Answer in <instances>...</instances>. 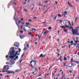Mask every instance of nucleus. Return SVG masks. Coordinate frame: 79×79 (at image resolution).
I'll return each instance as SVG.
<instances>
[{
  "label": "nucleus",
  "mask_w": 79,
  "mask_h": 79,
  "mask_svg": "<svg viewBox=\"0 0 79 79\" xmlns=\"http://www.w3.org/2000/svg\"><path fill=\"white\" fill-rule=\"evenodd\" d=\"M9 65H5L3 69L4 70H6V71H8L9 69Z\"/></svg>",
  "instance_id": "obj_1"
},
{
  "label": "nucleus",
  "mask_w": 79,
  "mask_h": 79,
  "mask_svg": "<svg viewBox=\"0 0 79 79\" xmlns=\"http://www.w3.org/2000/svg\"><path fill=\"white\" fill-rule=\"evenodd\" d=\"M72 30V33L73 35L74 34H76L77 32H78V30L75 29L74 30H73V29H71Z\"/></svg>",
  "instance_id": "obj_2"
},
{
  "label": "nucleus",
  "mask_w": 79,
  "mask_h": 79,
  "mask_svg": "<svg viewBox=\"0 0 79 79\" xmlns=\"http://www.w3.org/2000/svg\"><path fill=\"white\" fill-rule=\"evenodd\" d=\"M6 72H7L8 74H15V72H14L11 70L6 71Z\"/></svg>",
  "instance_id": "obj_3"
},
{
  "label": "nucleus",
  "mask_w": 79,
  "mask_h": 79,
  "mask_svg": "<svg viewBox=\"0 0 79 79\" xmlns=\"http://www.w3.org/2000/svg\"><path fill=\"white\" fill-rule=\"evenodd\" d=\"M36 62L37 60H32L30 62V63L31 64L32 63L33 64H34V65H35Z\"/></svg>",
  "instance_id": "obj_4"
},
{
  "label": "nucleus",
  "mask_w": 79,
  "mask_h": 79,
  "mask_svg": "<svg viewBox=\"0 0 79 79\" xmlns=\"http://www.w3.org/2000/svg\"><path fill=\"white\" fill-rule=\"evenodd\" d=\"M65 28H69V29H73V27H72L70 26V27H69V26L66 25H65Z\"/></svg>",
  "instance_id": "obj_5"
},
{
  "label": "nucleus",
  "mask_w": 79,
  "mask_h": 79,
  "mask_svg": "<svg viewBox=\"0 0 79 79\" xmlns=\"http://www.w3.org/2000/svg\"><path fill=\"white\" fill-rule=\"evenodd\" d=\"M11 49H12V51L11 52V55H14V53H15V49L13 48H11Z\"/></svg>",
  "instance_id": "obj_6"
},
{
  "label": "nucleus",
  "mask_w": 79,
  "mask_h": 79,
  "mask_svg": "<svg viewBox=\"0 0 79 79\" xmlns=\"http://www.w3.org/2000/svg\"><path fill=\"white\" fill-rule=\"evenodd\" d=\"M46 56V55L45 54H44V55H43V54H40V55L39 56L40 58H45Z\"/></svg>",
  "instance_id": "obj_7"
},
{
  "label": "nucleus",
  "mask_w": 79,
  "mask_h": 79,
  "mask_svg": "<svg viewBox=\"0 0 79 79\" xmlns=\"http://www.w3.org/2000/svg\"><path fill=\"white\" fill-rule=\"evenodd\" d=\"M18 51H17L15 53V56H16V55H20V53L19 52V53H18Z\"/></svg>",
  "instance_id": "obj_8"
},
{
  "label": "nucleus",
  "mask_w": 79,
  "mask_h": 79,
  "mask_svg": "<svg viewBox=\"0 0 79 79\" xmlns=\"http://www.w3.org/2000/svg\"><path fill=\"white\" fill-rule=\"evenodd\" d=\"M16 56H15V55H14V56H10V58H15Z\"/></svg>",
  "instance_id": "obj_9"
},
{
  "label": "nucleus",
  "mask_w": 79,
  "mask_h": 79,
  "mask_svg": "<svg viewBox=\"0 0 79 79\" xmlns=\"http://www.w3.org/2000/svg\"><path fill=\"white\" fill-rule=\"evenodd\" d=\"M16 43H15V44H14V46H15L16 47L18 48V47H19V46L16 45Z\"/></svg>",
  "instance_id": "obj_10"
},
{
  "label": "nucleus",
  "mask_w": 79,
  "mask_h": 79,
  "mask_svg": "<svg viewBox=\"0 0 79 79\" xmlns=\"http://www.w3.org/2000/svg\"><path fill=\"white\" fill-rule=\"evenodd\" d=\"M48 31H47V32L45 31L44 33V35H46L47 34H48Z\"/></svg>",
  "instance_id": "obj_11"
},
{
  "label": "nucleus",
  "mask_w": 79,
  "mask_h": 79,
  "mask_svg": "<svg viewBox=\"0 0 79 79\" xmlns=\"http://www.w3.org/2000/svg\"><path fill=\"white\" fill-rule=\"evenodd\" d=\"M20 38L21 39H23V38H24V36H23V35H20Z\"/></svg>",
  "instance_id": "obj_12"
},
{
  "label": "nucleus",
  "mask_w": 79,
  "mask_h": 79,
  "mask_svg": "<svg viewBox=\"0 0 79 79\" xmlns=\"http://www.w3.org/2000/svg\"><path fill=\"white\" fill-rule=\"evenodd\" d=\"M60 27H61V28L63 29H65V26H60Z\"/></svg>",
  "instance_id": "obj_13"
},
{
  "label": "nucleus",
  "mask_w": 79,
  "mask_h": 79,
  "mask_svg": "<svg viewBox=\"0 0 79 79\" xmlns=\"http://www.w3.org/2000/svg\"><path fill=\"white\" fill-rule=\"evenodd\" d=\"M69 26H70V27H72L71 26V23H70V21H69Z\"/></svg>",
  "instance_id": "obj_14"
},
{
  "label": "nucleus",
  "mask_w": 79,
  "mask_h": 79,
  "mask_svg": "<svg viewBox=\"0 0 79 79\" xmlns=\"http://www.w3.org/2000/svg\"><path fill=\"white\" fill-rule=\"evenodd\" d=\"M77 19H78V17H77L76 18H75V22H76V21H77Z\"/></svg>",
  "instance_id": "obj_15"
},
{
  "label": "nucleus",
  "mask_w": 79,
  "mask_h": 79,
  "mask_svg": "<svg viewBox=\"0 0 79 79\" xmlns=\"http://www.w3.org/2000/svg\"><path fill=\"white\" fill-rule=\"evenodd\" d=\"M64 32H68V31H67V30H64Z\"/></svg>",
  "instance_id": "obj_16"
},
{
  "label": "nucleus",
  "mask_w": 79,
  "mask_h": 79,
  "mask_svg": "<svg viewBox=\"0 0 79 79\" xmlns=\"http://www.w3.org/2000/svg\"><path fill=\"white\" fill-rule=\"evenodd\" d=\"M21 51V49H20V48H19V52H20Z\"/></svg>",
  "instance_id": "obj_17"
},
{
  "label": "nucleus",
  "mask_w": 79,
  "mask_h": 79,
  "mask_svg": "<svg viewBox=\"0 0 79 79\" xmlns=\"http://www.w3.org/2000/svg\"><path fill=\"white\" fill-rule=\"evenodd\" d=\"M52 29V27H49L48 28V29H49V30H50Z\"/></svg>",
  "instance_id": "obj_18"
},
{
  "label": "nucleus",
  "mask_w": 79,
  "mask_h": 79,
  "mask_svg": "<svg viewBox=\"0 0 79 79\" xmlns=\"http://www.w3.org/2000/svg\"><path fill=\"white\" fill-rule=\"evenodd\" d=\"M18 20H19V24H20V23H21V21L20 20H19V19H18Z\"/></svg>",
  "instance_id": "obj_19"
},
{
  "label": "nucleus",
  "mask_w": 79,
  "mask_h": 79,
  "mask_svg": "<svg viewBox=\"0 0 79 79\" xmlns=\"http://www.w3.org/2000/svg\"><path fill=\"white\" fill-rule=\"evenodd\" d=\"M48 0H46V1L44 3H48Z\"/></svg>",
  "instance_id": "obj_20"
},
{
  "label": "nucleus",
  "mask_w": 79,
  "mask_h": 79,
  "mask_svg": "<svg viewBox=\"0 0 79 79\" xmlns=\"http://www.w3.org/2000/svg\"><path fill=\"white\" fill-rule=\"evenodd\" d=\"M15 23H16V24H17V26H18V27L19 28V25H18V24L17 23V22H16V21H15Z\"/></svg>",
  "instance_id": "obj_21"
},
{
  "label": "nucleus",
  "mask_w": 79,
  "mask_h": 79,
  "mask_svg": "<svg viewBox=\"0 0 79 79\" xmlns=\"http://www.w3.org/2000/svg\"><path fill=\"white\" fill-rule=\"evenodd\" d=\"M64 60H65V61H66V60H67V59L66 58L64 57Z\"/></svg>",
  "instance_id": "obj_22"
},
{
  "label": "nucleus",
  "mask_w": 79,
  "mask_h": 79,
  "mask_svg": "<svg viewBox=\"0 0 79 79\" xmlns=\"http://www.w3.org/2000/svg\"><path fill=\"white\" fill-rule=\"evenodd\" d=\"M61 14H58V16H59V17H60H60H61Z\"/></svg>",
  "instance_id": "obj_23"
},
{
  "label": "nucleus",
  "mask_w": 79,
  "mask_h": 79,
  "mask_svg": "<svg viewBox=\"0 0 79 79\" xmlns=\"http://www.w3.org/2000/svg\"><path fill=\"white\" fill-rule=\"evenodd\" d=\"M28 34H29V35H32V33H31V32H29L28 33Z\"/></svg>",
  "instance_id": "obj_24"
},
{
  "label": "nucleus",
  "mask_w": 79,
  "mask_h": 79,
  "mask_svg": "<svg viewBox=\"0 0 79 79\" xmlns=\"http://www.w3.org/2000/svg\"><path fill=\"white\" fill-rule=\"evenodd\" d=\"M24 10V11L25 12H28V11H27V10H26V9H25Z\"/></svg>",
  "instance_id": "obj_25"
},
{
  "label": "nucleus",
  "mask_w": 79,
  "mask_h": 79,
  "mask_svg": "<svg viewBox=\"0 0 79 79\" xmlns=\"http://www.w3.org/2000/svg\"><path fill=\"white\" fill-rule=\"evenodd\" d=\"M75 35H79V33L77 32Z\"/></svg>",
  "instance_id": "obj_26"
},
{
  "label": "nucleus",
  "mask_w": 79,
  "mask_h": 79,
  "mask_svg": "<svg viewBox=\"0 0 79 79\" xmlns=\"http://www.w3.org/2000/svg\"><path fill=\"white\" fill-rule=\"evenodd\" d=\"M37 17H33V19H37Z\"/></svg>",
  "instance_id": "obj_27"
},
{
  "label": "nucleus",
  "mask_w": 79,
  "mask_h": 79,
  "mask_svg": "<svg viewBox=\"0 0 79 79\" xmlns=\"http://www.w3.org/2000/svg\"><path fill=\"white\" fill-rule=\"evenodd\" d=\"M64 13L65 15H66V14H67V11H64Z\"/></svg>",
  "instance_id": "obj_28"
},
{
  "label": "nucleus",
  "mask_w": 79,
  "mask_h": 79,
  "mask_svg": "<svg viewBox=\"0 0 79 79\" xmlns=\"http://www.w3.org/2000/svg\"><path fill=\"white\" fill-rule=\"evenodd\" d=\"M35 69L36 71H37V68H36V67L35 68Z\"/></svg>",
  "instance_id": "obj_29"
},
{
  "label": "nucleus",
  "mask_w": 79,
  "mask_h": 79,
  "mask_svg": "<svg viewBox=\"0 0 79 79\" xmlns=\"http://www.w3.org/2000/svg\"><path fill=\"white\" fill-rule=\"evenodd\" d=\"M35 31V29L34 28H33L32 30V31Z\"/></svg>",
  "instance_id": "obj_30"
},
{
  "label": "nucleus",
  "mask_w": 79,
  "mask_h": 79,
  "mask_svg": "<svg viewBox=\"0 0 79 79\" xmlns=\"http://www.w3.org/2000/svg\"><path fill=\"white\" fill-rule=\"evenodd\" d=\"M30 65H31V68H34V66H32V64H31Z\"/></svg>",
  "instance_id": "obj_31"
},
{
  "label": "nucleus",
  "mask_w": 79,
  "mask_h": 79,
  "mask_svg": "<svg viewBox=\"0 0 79 79\" xmlns=\"http://www.w3.org/2000/svg\"><path fill=\"white\" fill-rule=\"evenodd\" d=\"M24 50H27V48L26 47H25L24 49Z\"/></svg>",
  "instance_id": "obj_32"
},
{
  "label": "nucleus",
  "mask_w": 79,
  "mask_h": 79,
  "mask_svg": "<svg viewBox=\"0 0 79 79\" xmlns=\"http://www.w3.org/2000/svg\"><path fill=\"white\" fill-rule=\"evenodd\" d=\"M23 26L22 25H21V29H23Z\"/></svg>",
  "instance_id": "obj_33"
},
{
  "label": "nucleus",
  "mask_w": 79,
  "mask_h": 79,
  "mask_svg": "<svg viewBox=\"0 0 79 79\" xmlns=\"http://www.w3.org/2000/svg\"><path fill=\"white\" fill-rule=\"evenodd\" d=\"M73 58H72L71 59V62H73Z\"/></svg>",
  "instance_id": "obj_34"
},
{
  "label": "nucleus",
  "mask_w": 79,
  "mask_h": 79,
  "mask_svg": "<svg viewBox=\"0 0 79 79\" xmlns=\"http://www.w3.org/2000/svg\"><path fill=\"white\" fill-rule=\"evenodd\" d=\"M57 52H60V49H58V48L57 49Z\"/></svg>",
  "instance_id": "obj_35"
},
{
  "label": "nucleus",
  "mask_w": 79,
  "mask_h": 79,
  "mask_svg": "<svg viewBox=\"0 0 79 79\" xmlns=\"http://www.w3.org/2000/svg\"><path fill=\"white\" fill-rule=\"evenodd\" d=\"M27 48H29V44H28L27 45Z\"/></svg>",
  "instance_id": "obj_36"
},
{
  "label": "nucleus",
  "mask_w": 79,
  "mask_h": 79,
  "mask_svg": "<svg viewBox=\"0 0 79 79\" xmlns=\"http://www.w3.org/2000/svg\"><path fill=\"white\" fill-rule=\"evenodd\" d=\"M75 28L76 29H77L79 28V27H76Z\"/></svg>",
  "instance_id": "obj_37"
},
{
  "label": "nucleus",
  "mask_w": 79,
  "mask_h": 79,
  "mask_svg": "<svg viewBox=\"0 0 79 79\" xmlns=\"http://www.w3.org/2000/svg\"><path fill=\"white\" fill-rule=\"evenodd\" d=\"M6 64H9V62H7L6 63Z\"/></svg>",
  "instance_id": "obj_38"
},
{
  "label": "nucleus",
  "mask_w": 79,
  "mask_h": 79,
  "mask_svg": "<svg viewBox=\"0 0 79 79\" xmlns=\"http://www.w3.org/2000/svg\"><path fill=\"white\" fill-rule=\"evenodd\" d=\"M26 24H27V25H29V23H26Z\"/></svg>",
  "instance_id": "obj_39"
},
{
  "label": "nucleus",
  "mask_w": 79,
  "mask_h": 79,
  "mask_svg": "<svg viewBox=\"0 0 79 79\" xmlns=\"http://www.w3.org/2000/svg\"><path fill=\"white\" fill-rule=\"evenodd\" d=\"M34 7H33V8H31V10H33V9H34Z\"/></svg>",
  "instance_id": "obj_40"
},
{
  "label": "nucleus",
  "mask_w": 79,
  "mask_h": 79,
  "mask_svg": "<svg viewBox=\"0 0 79 79\" xmlns=\"http://www.w3.org/2000/svg\"><path fill=\"white\" fill-rule=\"evenodd\" d=\"M71 44H73V41H71Z\"/></svg>",
  "instance_id": "obj_41"
},
{
  "label": "nucleus",
  "mask_w": 79,
  "mask_h": 79,
  "mask_svg": "<svg viewBox=\"0 0 79 79\" xmlns=\"http://www.w3.org/2000/svg\"><path fill=\"white\" fill-rule=\"evenodd\" d=\"M21 33H23V31H20Z\"/></svg>",
  "instance_id": "obj_42"
},
{
  "label": "nucleus",
  "mask_w": 79,
  "mask_h": 79,
  "mask_svg": "<svg viewBox=\"0 0 79 79\" xmlns=\"http://www.w3.org/2000/svg\"><path fill=\"white\" fill-rule=\"evenodd\" d=\"M69 72L70 73H72V71L71 70H69Z\"/></svg>",
  "instance_id": "obj_43"
},
{
  "label": "nucleus",
  "mask_w": 79,
  "mask_h": 79,
  "mask_svg": "<svg viewBox=\"0 0 79 79\" xmlns=\"http://www.w3.org/2000/svg\"><path fill=\"white\" fill-rule=\"evenodd\" d=\"M67 47V46H66V45H65L64 46V47H62V48H64V47Z\"/></svg>",
  "instance_id": "obj_44"
},
{
  "label": "nucleus",
  "mask_w": 79,
  "mask_h": 79,
  "mask_svg": "<svg viewBox=\"0 0 79 79\" xmlns=\"http://www.w3.org/2000/svg\"><path fill=\"white\" fill-rule=\"evenodd\" d=\"M48 9L46 11H45V12H44V14H45V13H46V12H47V11H48Z\"/></svg>",
  "instance_id": "obj_45"
},
{
  "label": "nucleus",
  "mask_w": 79,
  "mask_h": 79,
  "mask_svg": "<svg viewBox=\"0 0 79 79\" xmlns=\"http://www.w3.org/2000/svg\"><path fill=\"white\" fill-rule=\"evenodd\" d=\"M57 40L58 42H59V41H60V39H58Z\"/></svg>",
  "instance_id": "obj_46"
},
{
  "label": "nucleus",
  "mask_w": 79,
  "mask_h": 79,
  "mask_svg": "<svg viewBox=\"0 0 79 79\" xmlns=\"http://www.w3.org/2000/svg\"><path fill=\"white\" fill-rule=\"evenodd\" d=\"M18 56H17L15 57L16 59H18Z\"/></svg>",
  "instance_id": "obj_47"
},
{
  "label": "nucleus",
  "mask_w": 79,
  "mask_h": 79,
  "mask_svg": "<svg viewBox=\"0 0 79 79\" xmlns=\"http://www.w3.org/2000/svg\"><path fill=\"white\" fill-rule=\"evenodd\" d=\"M28 21H30V22H31V21H32V20L30 19H28Z\"/></svg>",
  "instance_id": "obj_48"
},
{
  "label": "nucleus",
  "mask_w": 79,
  "mask_h": 79,
  "mask_svg": "<svg viewBox=\"0 0 79 79\" xmlns=\"http://www.w3.org/2000/svg\"><path fill=\"white\" fill-rule=\"evenodd\" d=\"M55 2H56V4H57L58 2H56V1Z\"/></svg>",
  "instance_id": "obj_49"
},
{
  "label": "nucleus",
  "mask_w": 79,
  "mask_h": 79,
  "mask_svg": "<svg viewBox=\"0 0 79 79\" xmlns=\"http://www.w3.org/2000/svg\"><path fill=\"white\" fill-rule=\"evenodd\" d=\"M68 3L69 4V5H71V4L69 3V2H68Z\"/></svg>",
  "instance_id": "obj_50"
},
{
  "label": "nucleus",
  "mask_w": 79,
  "mask_h": 79,
  "mask_svg": "<svg viewBox=\"0 0 79 79\" xmlns=\"http://www.w3.org/2000/svg\"><path fill=\"white\" fill-rule=\"evenodd\" d=\"M24 54H23L22 55V56H21L22 58L23 57V56H24Z\"/></svg>",
  "instance_id": "obj_51"
},
{
  "label": "nucleus",
  "mask_w": 79,
  "mask_h": 79,
  "mask_svg": "<svg viewBox=\"0 0 79 79\" xmlns=\"http://www.w3.org/2000/svg\"><path fill=\"white\" fill-rule=\"evenodd\" d=\"M60 22L61 24V23H62V20H60Z\"/></svg>",
  "instance_id": "obj_52"
},
{
  "label": "nucleus",
  "mask_w": 79,
  "mask_h": 79,
  "mask_svg": "<svg viewBox=\"0 0 79 79\" xmlns=\"http://www.w3.org/2000/svg\"><path fill=\"white\" fill-rule=\"evenodd\" d=\"M8 55H6V58H8Z\"/></svg>",
  "instance_id": "obj_53"
},
{
  "label": "nucleus",
  "mask_w": 79,
  "mask_h": 79,
  "mask_svg": "<svg viewBox=\"0 0 79 79\" xmlns=\"http://www.w3.org/2000/svg\"><path fill=\"white\" fill-rule=\"evenodd\" d=\"M31 36H32V37H34V35L31 34Z\"/></svg>",
  "instance_id": "obj_54"
},
{
  "label": "nucleus",
  "mask_w": 79,
  "mask_h": 79,
  "mask_svg": "<svg viewBox=\"0 0 79 79\" xmlns=\"http://www.w3.org/2000/svg\"><path fill=\"white\" fill-rule=\"evenodd\" d=\"M19 70H17L15 71L16 72H18Z\"/></svg>",
  "instance_id": "obj_55"
},
{
  "label": "nucleus",
  "mask_w": 79,
  "mask_h": 79,
  "mask_svg": "<svg viewBox=\"0 0 79 79\" xmlns=\"http://www.w3.org/2000/svg\"><path fill=\"white\" fill-rule=\"evenodd\" d=\"M24 30L25 31H26V29H25V28H24Z\"/></svg>",
  "instance_id": "obj_56"
},
{
  "label": "nucleus",
  "mask_w": 79,
  "mask_h": 79,
  "mask_svg": "<svg viewBox=\"0 0 79 79\" xmlns=\"http://www.w3.org/2000/svg\"><path fill=\"white\" fill-rule=\"evenodd\" d=\"M57 54V56H59V54L58 53H56Z\"/></svg>",
  "instance_id": "obj_57"
},
{
  "label": "nucleus",
  "mask_w": 79,
  "mask_h": 79,
  "mask_svg": "<svg viewBox=\"0 0 79 79\" xmlns=\"http://www.w3.org/2000/svg\"><path fill=\"white\" fill-rule=\"evenodd\" d=\"M57 33H58V34H59L60 33V31H57Z\"/></svg>",
  "instance_id": "obj_58"
},
{
  "label": "nucleus",
  "mask_w": 79,
  "mask_h": 79,
  "mask_svg": "<svg viewBox=\"0 0 79 79\" xmlns=\"http://www.w3.org/2000/svg\"><path fill=\"white\" fill-rule=\"evenodd\" d=\"M56 17H57V16H56V17L54 18V20H56Z\"/></svg>",
  "instance_id": "obj_59"
},
{
  "label": "nucleus",
  "mask_w": 79,
  "mask_h": 79,
  "mask_svg": "<svg viewBox=\"0 0 79 79\" xmlns=\"http://www.w3.org/2000/svg\"><path fill=\"white\" fill-rule=\"evenodd\" d=\"M75 44L76 45L77 44V42H76V41H75Z\"/></svg>",
  "instance_id": "obj_60"
},
{
  "label": "nucleus",
  "mask_w": 79,
  "mask_h": 79,
  "mask_svg": "<svg viewBox=\"0 0 79 79\" xmlns=\"http://www.w3.org/2000/svg\"><path fill=\"white\" fill-rule=\"evenodd\" d=\"M76 40H78V38L76 37Z\"/></svg>",
  "instance_id": "obj_61"
},
{
  "label": "nucleus",
  "mask_w": 79,
  "mask_h": 79,
  "mask_svg": "<svg viewBox=\"0 0 79 79\" xmlns=\"http://www.w3.org/2000/svg\"><path fill=\"white\" fill-rule=\"evenodd\" d=\"M79 61H77V63L78 64H79Z\"/></svg>",
  "instance_id": "obj_62"
},
{
  "label": "nucleus",
  "mask_w": 79,
  "mask_h": 79,
  "mask_svg": "<svg viewBox=\"0 0 79 79\" xmlns=\"http://www.w3.org/2000/svg\"><path fill=\"white\" fill-rule=\"evenodd\" d=\"M70 6H71V7H73V6H72V5H71V4L70 5Z\"/></svg>",
  "instance_id": "obj_63"
},
{
  "label": "nucleus",
  "mask_w": 79,
  "mask_h": 79,
  "mask_svg": "<svg viewBox=\"0 0 79 79\" xmlns=\"http://www.w3.org/2000/svg\"><path fill=\"white\" fill-rule=\"evenodd\" d=\"M23 3V4H24V5H25V4H26V2H24Z\"/></svg>",
  "instance_id": "obj_64"
}]
</instances>
